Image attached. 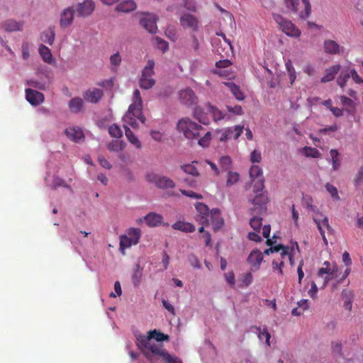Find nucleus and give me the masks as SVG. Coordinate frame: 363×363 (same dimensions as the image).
<instances>
[{"label":"nucleus","instance_id":"30","mask_svg":"<svg viewBox=\"0 0 363 363\" xmlns=\"http://www.w3.org/2000/svg\"><path fill=\"white\" fill-rule=\"evenodd\" d=\"M225 85L228 87L233 95L238 101H242L245 99L244 94L240 91V87L238 85H236L234 82H227L225 83Z\"/></svg>","mask_w":363,"mask_h":363},{"label":"nucleus","instance_id":"64","mask_svg":"<svg viewBox=\"0 0 363 363\" xmlns=\"http://www.w3.org/2000/svg\"><path fill=\"white\" fill-rule=\"evenodd\" d=\"M262 160L261 152L255 150L250 155V160L253 163H259Z\"/></svg>","mask_w":363,"mask_h":363},{"label":"nucleus","instance_id":"3","mask_svg":"<svg viewBox=\"0 0 363 363\" xmlns=\"http://www.w3.org/2000/svg\"><path fill=\"white\" fill-rule=\"evenodd\" d=\"M154 66V60H149L146 66L143 69L141 77L139 79L140 88L143 89H149L155 85V81L152 78V76L155 74Z\"/></svg>","mask_w":363,"mask_h":363},{"label":"nucleus","instance_id":"17","mask_svg":"<svg viewBox=\"0 0 363 363\" xmlns=\"http://www.w3.org/2000/svg\"><path fill=\"white\" fill-rule=\"evenodd\" d=\"M323 48L326 53L330 55L339 54L343 48H341L335 40H326L324 41Z\"/></svg>","mask_w":363,"mask_h":363},{"label":"nucleus","instance_id":"47","mask_svg":"<svg viewBox=\"0 0 363 363\" xmlns=\"http://www.w3.org/2000/svg\"><path fill=\"white\" fill-rule=\"evenodd\" d=\"M284 4L288 10L296 13L300 4V0H284Z\"/></svg>","mask_w":363,"mask_h":363},{"label":"nucleus","instance_id":"55","mask_svg":"<svg viewBox=\"0 0 363 363\" xmlns=\"http://www.w3.org/2000/svg\"><path fill=\"white\" fill-rule=\"evenodd\" d=\"M342 345L341 342H332V351L333 352L340 357L342 356Z\"/></svg>","mask_w":363,"mask_h":363},{"label":"nucleus","instance_id":"46","mask_svg":"<svg viewBox=\"0 0 363 363\" xmlns=\"http://www.w3.org/2000/svg\"><path fill=\"white\" fill-rule=\"evenodd\" d=\"M239 179H240V175L238 173L228 171L227 181H226V185L228 186H233L236 182H238Z\"/></svg>","mask_w":363,"mask_h":363},{"label":"nucleus","instance_id":"7","mask_svg":"<svg viewBox=\"0 0 363 363\" xmlns=\"http://www.w3.org/2000/svg\"><path fill=\"white\" fill-rule=\"evenodd\" d=\"M180 25L184 29H189L192 32H196L199 30L198 18L190 13H185L179 18Z\"/></svg>","mask_w":363,"mask_h":363},{"label":"nucleus","instance_id":"31","mask_svg":"<svg viewBox=\"0 0 363 363\" xmlns=\"http://www.w3.org/2000/svg\"><path fill=\"white\" fill-rule=\"evenodd\" d=\"M39 53L45 62L51 63L52 61V55L48 47L43 45H40Z\"/></svg>","mask_w":363,"mask_h":363},{"label":"nucleus","instance_id":"41","mask_svg":"<svg viewBox=\"0 0 363 363\" xmlns=\"http://www.w3.org/2000/svg\"><path fill=\"white\" fill-rule=\"evenodd\" d=\"M180 167L186 174L194 177H198L199 175L197 168L192 164H183Z\"/></svg>","mask_w":363,"mask_h":363},{"label":"nucleus","instance_id":"22","mask_svg":"<svg viewBox=\"0 0 363 363\" xmlns=\"http://www.w3.org/2000/svg\"><path fill=\"white\" fill-rule=\"evenodd\" d=\"M55 32L54 27H48L40 35V39L45 43L52 45L55 41Z\"/></svg>","mask_w":363,"mask_h":363},{"label":"nucleus","instance_id":"15","mask_svg":"<svg viewBox=\"0 0 363 363\" xmlns=\"http://www.w3.org/2000/svg\"><path fill=\"white\" fill-rule=\"evenodd\" d=\"M132 101L133 102L129 106L128 109L136 111L137 113L140 115L143 109V100L138 89L133 91Z\"/></svg>","mask_w":363,"mask_h":363},{"label":"nucleus","instance_id":"58","mask_svg":"<svg viewBox=\"0 0 363 363\" xmlns=\"http://www.w3.org/2000/svg\"><path fill=\"white\" fill-rule=\"evenodd\" d=\"M210 223L215 231L219 230L223 225V219L219 216L217 219H210Z\"/></svg>","mask_w":363,"mask_h":363},{"label":"nucleus","instance_id":"54","mask_svg":"<svg viewBox=\"0 0 363 363\" xmlns=\"http://www.w3.org/2000/svg\"><path fill=\"white\" fill-rule=\"evenodd\" d=\"M121 61L122 58L118 52L114 53L110 57L111 64L115 67H118L121 65Z\"/></svg>","mask_w":363,"mask_h":363},{"label":"nucleus","instance_id":"61","mask_svg":"<svg viewBox=\"0 0 363 363\" xmlns=\"http://www.w3.org/2000/svg\"><path fill=\"white\" fill-rule=\"evenodd\" d=\"M180 191L183 195L190 197V198H192V199H202L201 194H197L192 191H186V190L180 189Z\"/></svg>","mask_w":363,"mask_h":363},{"label":"nucleus","instance_id":"53","mask_svg":"<svg viewBox=\"0 0 363 363\" xmlns=\"http://www.w3.org/2000/svg\"><path fill=\"white\" fill-rule=\"evenodd\" d=\"M26 84L29 86L38 89L40 90L45 89V84L43 82H38L35 79H29L26 81Z\"/></svg>","mask_w":363,"mask_h":363},{"label":"nucleus","instance_id":"56","mask_svg":"<svg viewBox=\"0 0 363 363\" xmlns=\"http://www.w3.org/2000/svg\"><path fill=\"white\" fill-rule=\"evenodd\" d=\"M255 182V184L253 186L254 192L255 194H260V192L262 191V189L264 187V178H260L257 180L255 179V182Z\"/></svg>","mask_w":363,"mask_h":363},{"label":"nucleus","instance_id":"27","mask_svg":"<svg viewBox=\"0 0 363 363\" xmlns=\"http://www.w3.org/2000/svg\"><path fill=\"white\" fill-rule=\"evenodd\" d=\"M172 228L185 233L194 232L196 228L194 225L190 223H185L183 221H177L172 225Z\"/></svg>","mask_w":363,"mask_h":363},{"label":"nucleus","instance_id":"50","mask_svg":"<svg viewBox=\"0 0 363 363\" xmlns=\"http://www.w3.org/2000/svg\"><path fill=\"white\" fill-rule=\"evenodd\" d=\"M262 218L261 217L255 216L253 218H252L250 219V226L255 231H259L262 226Z\"/></svg>","mask_w":363,"mask_h":363},{"label":"nucleus","instance_id":"26","mask_svg":"<svg viewBox=\"0 0 363 363\" xmlns=\"http://www.w3.org/2000/svg\"><path fill=\"white\" fill-rule=\"evenodd\" d=\"M136 9V4L133 0H126L121 3H120L116 6V10L118 11H121L124 13L130 12L134 11Z\"/></svg>","mask_w":363,"mask_h":363},{"label":"nucleus","instance_id":"29","mask_svg":"<svg viewBox=\"0 0 363 363\" xmlns=\"http://www.w3.org/2000/svg\"><path fill=\"white\" fill-rule=\"evenodd\" d=\"M146 336H151L152 340H154L156 342L159 343H162L163 341L169 340V335L162 333L156 329L148 331Z\"/></svg>","mask_w":363,"mask_h":363},{"label":"nucleus","instance_id":"49","mask_svg":"<svg viewBox=\"0 0 363 363\" xmlns=\"http://www.w3.org/2000/svg\"><path fill=\"white\" fill-rule=\"evenodd\" d=\"M131 245H134L130 238L126 235L121 236L120 248L122 251H123L125 248L130 247ZM123 253H124V252H123Z\"/></svg>","mask_w":363,"mask_h":363},{"label":"nucleus","instance_id":"39","mask_svg":"<svg viewBox=\"0 0 363 363\" xmlns=\"http://www.w3.org/2000/svg\"><path fill=\"white\" fill-rule=\"evenodd\" d=\"M302 205L303 207H305L306 208L311 211L315 212L316 211H318L317 207L313 205V199L310 196H303Z\"/></svg>","mask_w":363,"mask_h":363},{"label":"nucleus","instance_id":"13","mask_svg":"<svg viewBox=\"0 0 363 363\" xmlns=\"http://www.w3.org/2000/svg\"><path fill=\"white\" fill-rule=\"evenodd\" d=\"M26 100L33 106H38L44 101V95L32 89H26Z\"/></svg>","mask_w":363,"mask_h":363},{"label":"nucleus","instance_id":"6","mask_svg":"<svg viewBox=\"0 0 363 363\" xmlns=\"http://www.w3.org/2000/svg\"><path fill=\"white\" fill-rule=\"evenodd\" d=\"M268 198L266 194L260 193L256 194L255 199L252 200L254 208L250 209L252 214H262L267 210L266 203Z\"/></svg>","mask_w":363,"mask_h":363},{"label":"nucleus","instance_id":"16","mask_svg":"<svg viewBox=\"0 0 363 363\" xmlns=\"http://www.w3.org/2000/svg\"><path fill=\"white\" fill-rule=\"evenodd\" d=\"M65 134L72 140L79 143L84 138V133L78 127H70L65 130Z\"/></svg>","mask_w":363,"mask_h":363},{"label":"nucleus","instance_id":"45","mask_svg":"<svg viewBox=\"0 0 363 363\" xmlns=\"http://www.w3.org/2000/svg\"><path fill=\"white\" fill-rule=\"evenodd\" d=\"M231 163V159L228 156H223L220 158L219 164L223 171H230Z\"/></svg>","mask_w":363,"mask_h":363},{"label":"nucleus","instance_id":"23","mask_svg":"<svg viewBox=\"0 0 363 363\" xmlns=\"http://www.w3.org/2000/svg\"><path fill=\"white\" fill-rule=\"evenodd\" d=\"M263 260L262 253L259 250L252 251L247 257V261L253 266L258 268Z\"/></svg>","mask_w":363,"mask_h":363},{"label":"nucleus","instance_id":"25","mask_svg":"<svg viewBox=\"0 0 363 363\" xmlns=\"http://www.w3.org/2000/svg\"><path fill=\"white\" fill-rule=\"evenodd\" d=\"M123 128L125 129V134L128 140V141L133 144L136 148L140 149L142 145L141 143L138 140L136 135L133 133V131L128 127L126 125H123Z\"/></svg>","mask_w":363,"mask_h":363},{"label":"nucleus","instance_id":"9","mask_svg":"<svg viewBox=\"0 0 363 363\" xmlns=\"http://www.w3.org/2000/svg\"><path fill=\"white\" fill-rule=\"evenodd\" d=\"M157 18L153 14H144L140 19V24L150 33H155L157 27L156 25Z\"/></svg>","mask_w":363,"mask_h":363},{"label":"nucleus","instance_id":"63","mask_svg":"<svg viewBox=\"0 0 363 363\" xmlns=\"http://www.w3.org/2000/svg\"><path fill=\"white\" fill-rule=\"evenodd\" d=\"M159 177H160V175H158L155 173H153V172L147 173L145 176L146 180L148 182L155 184V185L156 186H157V179H159Z\"/></svg>","mask_w":363,"mask_h":363},{"label":"nucleus","instance_id":"38","mask_svg":"<svg viewBox=\"0 0 363 363\" xmlns=\"http://www.w3.org/2000/svg\"><path fill=\"white\" fill-rule=\"evenodd\" d=\"M250 176L252 182L262 177V170L258 165H252L250 169Z\"/></svg>","mask_w":363,"mask_h":363},{"label":"nucleus","instance_id":"12","mask_svg":"<svg viewBox=\"0 0 363 363\" xmlns=\"http://www.w3.org/2000/svg\"><path fill=\"white\" fill-rule=\"evenodd\" d=\"M95 4L91 0H85L82 3H79L77 5L76 9L79 16H89L94 10Z\"/></svg>","mask_w":363,"mask_h":363},{"label":"nucleus","instance_id":"51","mask_svg":"<svg viewBox=\"0 0 363 363\" xmlns=\"http://www.w3.org/2000/svg\"><path fill=\"white\" fill-rule=\"evenodd\" d=\"M108 133L113 138H119L122 136L121 128L116 125L113 124L108 128Z\"/></svg>","mask_w":363,"mask_h":363},{"label":"nucleus","instance_id":"1","mask_svg":"<svg viewBox=\"0 0 363 363\" xmlns=\"http://www.w3.org/2000/svg\"><path fill=\"white\" fill-rule=\"evenodd\" d=\"M177 129L182 133L184 136L189 140H197L198 144L202 147H206L211 138V132H206L204 135L199 138L201 135V131L203 130L201 125L191 121L189 118H183L177 123Z\"/></svg>","mask_w":363,"mask_h":363},{"label":"nucleus","instance_id":"44","mask_svg":"<svg viewBox=\"0 0 363 363\" xmlns=\"http://www.w3.org/2000/svg\"><path fill=\"white\" fill-rule=\"evenodd\" d=\"M304 5V11L299 13V17L301 19H306L311 13V6L309 0H302Z\"/></svg>","mask_w":363,"mask_h":363},{"label":"nucleus","instance_id":"34","mask_svg":"<svg viewBox=\"0 0 363 363\" xmlns=\"http://www.w3.org/2000/svg\"><path fill=\"white\" fill-rule=\"evenodd\" d=\"M330 155L331 157L330 162L333 165V169L337 171L340 167V160L339 157V152L337 150L332 149L330 151Z\"/></svg>","mask_w":363,"mask_h":363},{"label":"nucleus","instance_id":"33","mask_svg":"<svg viewBox=\"0 0 363 363\" xmlns=\"http://www.w3.org/2000/svg\"><path fill=\"white\" fill-rule=\"evenodd\" d=\"M83 106V101L80 98H74L69 101V107L72 112H79Z\"/></svg>","mask_w":363,"mask_h":363},{"label":"nucleus","instance_id":"10","mask_svg":"<svg viewBox=\"0 0 363 363\" xmlns=\"http://www.w3.org/2000/svg\"><path fill=\"white\" fill-rule=\"evenodd\" d=\"M179 99L182 104L187 106H192L197 102V97L195 93L189 88L179 91Z\"/></svg>","mask_w":363,"mask_h":363},{"label":"nucleus","instance_id":"5","mask_svg":"<svg viewBox=\"0 0 363 363\" xmlns=\"http://www.w3.org/2000/svg\"><path fill=\"white\" fill-rule=\"evenodd\" d=\"M138 119L142 123H145L146 118L140 111V114H138L136 111L128 109L127 113L123 117V125H126L128 127L130 126L134 129L138 128Z\"/></svg>","mask_w":363,"mask_h":363},{"label":"nucleus","instance_id":"14","mask_svg":"<svg viewBox=\"0 0 363 363\" xmlns=\"http://www.w3.org/2000/svg\"><path fill=\"white\" fill-rule=\"evenodd\" d=\"M103 96V91L100 89L94 88L87 90L84 94V99L90 103H97Z\"/></svg>","mask_w":363,"mask_h":363},{"label":"nucleus","instance_id":"28","mask_svg":"<svg viewBox=\"0 0 363 363\" xmlns=\"http://www.w3.org/2000/svg\"><path fill=\"white\" fill-rule=\"evenodd\" d=\"M143 268L140 267L139 263L135 265L132 274V281L135 286H138L143 277Z\"/></svg>","mask_w":363,"mask_h":363},{"label":"nucleus","instance_id":"4","mask_svg":"<svg viewBox=\"0 0 363 363\" xmlns=\"http://www.w3.org/2000/svg\"><path fill=\"white\" fill-rule=\"evenodd\" d=\"M273 19L279 25V28L288 36L298 38L301 30L289 20L284 18L279 14L274 13Z\"/></svg>","mask_w":363,"mask_h":363},{"label":"nucleus","instance_id":"52","mask_svg":"<svg viewBox=\"0 0 363 363\" xmlns=\"http://www.w3.org/2000/svg\"><path fill=\"white\" fill-rule=\"evenodd\" d=\"M325 186L327 191L330 194V196L333 197V199H334L335 200L340 199V197L338 196L337 189L335 186H333L329 183H327Z\"/></svg>","mask_w":363,"mask_h":363},{"label":"nucleus","instance_id":"60","mask_svg":"<svg viewBox=\"0 0 363 363\" xmlns=\"http://www.w3.org/2000/svg\"><path fill=\"white\" fill-rule=\"evenodd\" d=\"M58 186H64L67 189H70V186L65 183V182L60 178H55L53 180L52 188L56 189Z\"/></svg>","mask_w":363,"mask_h":363},{"label":"nucleus","instance_id":"35","mask_svg":"<svg viewBox=\"0 0 363 363\" xmlns=\"http://www.w3.org/2000/svg\"><path fill=\"white\" fill-rule=\"evenodd\" d=\"M254 328L256 330V333L257 334L258 338L262 340L263 338L265 339V343L269 346L270 342L269 340L271 337L270 333L268 332L267 328H264L263 330L261 329L259 327H254Z\"/></svg>","mask_w":363,"mask_h":363},{"label":"nucleus","instance_id":"18","mask_svg":"<svg viewBox=\"0 0 363 363\" xmlns=\"http://www.w3.org/2000/svg\"><path fill=\"white\" fill-rule=\"evenodd\" d=\"M23 26V23L21 21H16L13 19H9L2 23V27L6 32H14L21 30Z\"/></svg>","mask_w":363,"mask_h":363},{"label":"nucleus","instance_id":"2","mask_svg":"<svg viewBox=\"0 0 363 363\" xmlns=\"http://www.w3.org/2000/svg\"><path fill=\"white\" fill-rule=\"evenodd\" d=\"M136 345L143 354L152 363L160 359L166 351L163 344L156 342L151 339V336L138 335Z\"/></svg>","mask_w":363,"mask_h":363},{"label":"nucleus","instance_id":"40","mask_svg":"<svg viewBox=\"0 0 363 363\" xmlns=\"http://www.w3.org/2000/svg\"><path fill=\"white\" fill-rule=\"evenodd\" d=\"M107 147L110 151L118 152L125 148V144L123 141L113 140L108 143Z\"/></svg>","mask_w":363,"mask_h":363},{"label":"nucleus","instance_id":"24","mask_svg":"<svg viewBox=\"0 0 363 363\" xmlns=\"http://www.w3.org/2000/svg\"><path fill=\"white\" fill-rule=\"evenodd\" d=\"M341 297L344 301V307L347 311L352 310V300L354 294L352 291L344 289L341 293Z\"/></svg>","mask_w":363,"mask_h":363},{"label":"nucleus","instance_id":"37","mask_svg":"<svg viewBox=\"0 0 363 363\" xmlns=\"http://www.w3.org/2000/svg\"><path fill=\"white\" fill-rule=\"evenodd\" d=\"M350 78V69H344L341 71L340 76L337 79V83L342 88L346 84L347 81Z\"/></svg>","mask_w":363,"mask_h":363},{"label":"nucleus","instance_id":"32","mask_svg":"<svg viewBox=\"0 0 363 363\" xmlns=\"http://www.w3.org/2000/svg\"><path fill=\"white\" fill-rule=\"evenodd\" d=\"M208 109L209 111L212 113L215 121H220L225 119V118L229 119V116L228 115L224 114L221 111L212 105H208Z\"/></svg>","mask_w":363,"mask_h":363},{"label":"nucleus","instance_id":"36","mask_svg":"<svg viewBox=\"0 0 363 363\" xmlns=\"http://www.w3.org/2000/svg\"><path fill=\"white\" fill-rule=\"evenodd\" d=\"M127 235L133 240V245H137L141 237V230L138 228H131L127 232Z\"/></svg>","mask_w":363,"mask_h":363},{"label":"nucleus","instance_id":"57","mask_svg":"<svg viewBox=\"0 0 363 363\" xmlns=\"http://www.w3.org/2000/svg\"><path fill=\"white\" fill-rule=\"evenodd\" d=\"M305 154L306 157L317 158L320 156V152L313 147H305Z\"/></svg>","mask_w":363,"mask_h":363},{"label":"nucleus","instance_id":"62","mask_svg":"<svg viewBox=\"0 0 363 363\" xmlns=\"http://www.w3.org/2000/svg\"><path fill=\"white\" fill-rule=\"evenodd\" d=\"M224 277L228 284L231 286H234L235 283L234 273L232 271L228 272L224 274Z\"/></svg>","mask_w":363,"mask_h":363},{"label":"nucleus","instance_id":"19","mask_svg":"<svg viewBox=\"0 0 363 363\" xmlns=\"http://www.w3.org/2000/svg\"><path fill=\"white\" fill-rule=\"evenodd\" d=\"M176 186L174 182L166 176H160L157 179V187L160 189H174Z\"/></svg>","mask_w":363,"mask_h":363},{"label":"nucleus","instance_id":"48","mask_svg":"<svg viewBox=\"0 0 363 363\" xmlns=\"http://www.w3.org/2000/svg\"><path fill=\"white\" fill-rule=\"evenodd\" d=\"M285 65H286V70H287L289 76L291 84H292L296 77L295 69H294L291 60H288L286 62Z\"/></svg>","mask_w":363,"mask_h":363},{"label":"nucleus","instance_id":"11","mask_svg":"<svg viewBox=\"0 0 363 363\" xmlns=\"http://www.w3.org/2000/svg\"><path fill=\"white\" fill-rule=\"evenodd\" d=\"M74 9L73 6L66 8L60 13V26L62 28L70 26L74 20Z\"/></svg>","mask_w":363,"mask_h":363},{"label":"nucleus","instance_id":"59","mask_svg":"<svg viewBox=\"0 0 363 363\" xmlns=\"http://www.w3.org/2000/svg\"><path fill=\"white\" fill-rule=\"evenodd\" d=\"M188 261L191 265L195 268L200 269L201 267L199 259L193 254H191L188 256Z\"/></svg>","mask_w":363,"mask_h":363},{"label":"nucleus","instance_id":"20","mask_svg":"<svg viewBox=\"0 0 363 363\" xmlns=\"http://www.w3.org/2000/svg\"><path fill=\"white\" fill-rule=\"evenodd\" d=\"M340 65H333L325 70V74L321 78L320 82L323 83L328 82L334 79L335 75L340 69Z\"/></svg>","mask_w":363,"mask_h":363},{"label":"nucleus","instance_id":"43","mask_svg":"<svg viewBox=\"0 0 363 363\" xmlns=\"http://www.w3.org/2000/svg\"><path fill=\"white\" fill-rule=\"evenodd\" d=\"M160 358L166 363H182L180 358L175 355L170 354L167 350Z\"/></svg>","mask_w":363,"mask_h":363},{"label":"nucleus","instance_id":"8","mask_svg":"<svg viewBox=\"0 0 363 363\" xmlns=\"http://www.w3.org/2000/svg\"><path fill=\"white\" fill-rule=\"evenodd\" d=\"M198 214L196 216V220L201 225H208L210 224L209 209L203 203L197 202L195 205Z\"/></svg>","mask_w":363,"mask_h":363},{"label":"nucleus","instance_id":"21","mask_svg":"<svg viewBox=\"0 0 363 363\" xmlns=\"http://www.w3.org/2000/svg\"><path fill=\"white\" fill-rule=\"evenodd\" d=\"M146 224L150 227H155L161 224L162 216L155 213H150L145 216Z\"/></svg>","mask_w":363,"mask_h":363},{"label":"nucleus","instance_id":"42","mask_svg":"<svg viewBox=\"0 0 363 363\" xmlns=\"http://www.w3.org/2000/svg\"><path fill=\"white\" fill-rule=\"evenodd\" d=\"M287 249L288 248H285L284 247H283L282 245H278V246H276L274 247H270V248H268V249H266L264 252V253L265 255H269L270 253H272L274 252H279L280 250H282V252L281 253V255L282 257L284 256H288L290 259V260H291V255H289L288 252H287Z\"/></svg>","mask_w":363,"mask_h":363}]
</instances>
